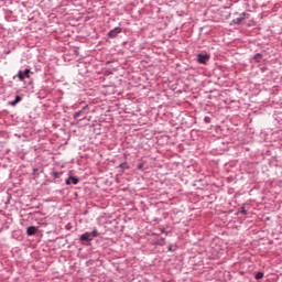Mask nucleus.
<instances>
[{"label": "nucleus", "instance_id": "nucleus-8", "mask_svg": "<svg viewBox=\"0 0 282 282\" xmlns=\"http://www.w3.org/2000/svg\"><path fill=\"white\" fill-rule=\"evenodd\" d=\"M256 279H257V281L263 279V272H258V273L256 274Z\"/></svg>", "mask_w": 282, "mask_h": 282}, {"label": "nucleus", "instance_id": "nucleus-11", "mask_svg": "<svg viewBox=\"0 0 282 282\" xmlns=\"http://www.w3.org/2000/svg\"><path fill=\"white\" fill-rule=\"evenodd\" d=\"M120 169H129V166L127 165V163H122L120 164Z\"/></svg>", "mask_w": 282, "mask_h": 282}, {"label": "nucleus", "instance_id": "nucleus-6", "mask_svg": "<svg viewBox=\"0 0 282 282\" xmlns=\"http://www.w3.org/2000/svg\"><path fill=\"white\" fill-rule=\"evenodd\" d=\"M69 184H78V178H76L75 176H69L66 180V185L69 186Z\"/></svg>", "mask_w": 282, "mask_h": 282}, {"label": "nucleus", "instance_id": "nucleus-2", "mask_svg": "<svg viewBox=\"0 0 282 282\" xmlns=\"http://www.w3.org/2000/svg\"><path fill=\"white\" fill-rule=\"evenodd\" d=\"M197 58H198V63H200L202 65H206V63H208V61H210V55L198 54Z\"/></svg>", "mask_w": 282, "mask_h": 282}, {"label": "nucleus", "instance_id": "nucleus-3", "mask_svg": "<svg viewBox=\"0 0 282 282\" xmlns=\"http://www.w3.org/2000/svg\"><path fill=\"white\" fill-rule=\"evenodd\" d=\"M18 78L20 80H25V78H30V68H26L24 72L23 70H19Z\"/></svg>", "mask_w": 282, "mask_h": 282}, {"label": "nucleus", "instance_id": "nucleus-12", "mask_svg": "<svg viewBox=\"0 0 282 282\" xmlns=\"http://www.w3.org/2000/svg\"><path fill=\"white\" fill-rule=\"evenodd\" d=\"M138 169H139V171H142V169H144V164L140 163V164L138 165Z\"/></svg>", "mask_w": 282, "mask_h": 282}, {"label": "nucleus", "instance_id": "nucleus-1", "mask_svg": "<svg viewBox=\"0 0 282 282\" xmlns=\"http://www.w3.org/2000/svg\"><path fill=\"white\" fill-rule=\"evenodd\" d=\"M98 237V230L94 229L93 232H85L80 236L82 241H94Z\"/></svg>", "mask_w": 282, "mask_h": 282}, {"label": "nucleus", "instance_id": "nucleus-9", "mask_svg": "<svg viewBox=\"0 0 282 282\" xmlns=\"http://www.w3.org/2000/svg\"><path fill=\"white\" fill-rule=\"evenodd\" d=\"M80 113H83V110H79V111L75 112L74 118L75 119L79 118Z\"/></svg>", "mask_w": 282, "mask_h": 282}, {"label": "nucleus", "instance_id": "nucleus-7", "mask_svg": "<svg viewBox=\"0 0 282 282\" xmlns=\"http://www.w3.org/2000/svg\"><path fill=\"white\" fill-rule=\"evenodd\" d=\"M19 102H21V96H17L15 99L13 101H11L12 107L19 105Z\"/></svg>", "mask_w": 282, "mask_h": 282}, {"label": "nucleus", "instance_id": "nucleus-4", "mask_svg": "<svg viewBox=\"0 0 282 282\" xmlns=\"http://www.w3.org/2000/svg\"><path fill=\"white\" fill-rule=\"evenodd\" d=\"M120 32H122V29L117 26L115 29H112L109 33H108V36L110 39H116V36H118V34H120Z\"/></svg>", "mask_w": 282, "mask_h": 282}, {"label": "nucleus", "instance_id": "nucleus-5", "mask_svg": "<svg viewBox=\"0 0 282 282\" xmlns=\"http://www.w3.org/2000/svg\"><path fill=\"white\" fill-rule=\"evenodd\" d=\"M37 230L39 229L36 227H34V226L28 227L26 235H29V237H32L33 235H36Z\"/></svg>", "mask_w": 282, "mask_h": 282}, {"label": "nucleus", "instance_id": "nucleus-10", "mask_svg": "<svg viewBox=\"0 0 282 282\" xmlns=\"http://www.w3.org/2000/svg\"><path fill=\"white\" fill-rule=\"evenodd\" d=\"M253 58L254 61L259 62V58H261V54H256Z\"/></svg>", "mask_w": 282, "mask_h": 282}]
</instances>
